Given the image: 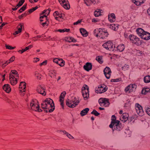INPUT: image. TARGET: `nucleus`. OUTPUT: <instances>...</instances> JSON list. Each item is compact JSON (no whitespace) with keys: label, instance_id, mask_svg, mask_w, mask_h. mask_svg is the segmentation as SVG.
<instances>
[{"label":"nucleus","instance_id":"c03bdc74","mask_svg":"<svg viewBox=\"0 0 150 150\" xmlns=\"http://www.w3.org/2000/svg\"><path fill=\"white\" fill-rule=\"evenodd\" d=\"M35 76L38 79H40L42 76L38 72H35Z\"/></svg>","mask_w":150,"mask_h":150},{"label":"nucleus","instance_id":"f257e3e1","mask_svg":"<svg viewBox=\"0 0 150 150\" xmlns=\"http://www.w3.org/2000/svg\"><path fill=\"white\" fill-rule=\"evenodd\" d=\"M42 108L45 109L44 111L46 112H52L54 109V104L53 100L48 98L43 101L41 104Z\"/></svg>","mask_w":150,"mask_h":150},{"label":"nucleus","instance_id":"a19ab883","mask_svg":"<svg viewBox=\"0 0 150 150\" xmlns=\"http://www.w3.org/2000/svg\"><path fill=\"white\" fill-rule=\"evenodd\" d=\"M26 5H24L21 8L18 10L19 13H21L24 11L26 8Z\"/></svg>","mask_w":150,"mask_h":150},{"label":"nucleus","instance_id":"f03ea898","mask_svg":"<svg viewBox=\"0 0 150 150\" xmlns=\"http://www.w3.org/2000/svg\"><path fill=\"white\" fill-rule=\"evenodd\" d=\"M93 33L94 35L97 37L104 39L106 38L108 35V33L105 28H99L95 29Z\"/></svg>","mask_w":150,"mask_h":150},{"label":"nucleus","instance_id":"8fccbe9b","mask_svg":"<svg viewBox=\"0 0 150 150\" xmlns=\"http://www.w3.org/2000/svg\"><path fill=\"white\" fill-rule=\"evenodd\" d=\"M12 74L14 75H16L17 77L18 76V74L16 70H14L11 71Z\"/></svg>","mask_w":150,"mask_h":150},{"label":"nucleus","instance_id":"79ce46f5","mask_svg":"<svg viewBox=\"0 0 150 150\" xmlns=\"http://www.w3.org/2000/svg\"><path fill=\"white\" fill-rule=\"evenodd\" d=\"M122 80L121 78H117L116 79H112L110 81L111 82H120Z\"/></svg>","mask_w":150,"mask_h":150},{"label":"nucleus","instance_id":"e433bc0d","mask_svg":"<svg viewBox=\"0 0 150 150\" xmlns=\"http://www.w3.org/2000/svg\"><path fill=\"white\" fill-rule=\"evenodd\" d=\"M50 76L52 78H55L56 76V74L54 70H51L49 73Z\"/></svg>","mask_w":150,"mask_h":150},{"label":"nucleus","instance_id":"0eeeda50","mask_svg":"<svg viewBox=\"0 0 150 150\" xmlns=\"http://www.w3.org/2000/svg\"><path fill=\"white\" fill-rule=\"evenodd\" d=\"M107 89L108 88L105 85H100L98 87L95 88V92L97 93H101L105 92Z\"/></svg>","mask_w":150,"mask_h":150},{"label":"nucleus","instance_id":"2f4dec72","mask_svg":"<svg viewBox=\"0 0 150 150\" xmlns=\"http://www.w3.org/2000/svg\"><path fill=\"white\" fill-rule=\"evenodd\" d=\"M110 28L114 30H116L118 29V25L114 24H111L110 25Z\"/></svg>","mask_w":150,"mask_h":150},{"label":"nucleus","instance_id":"ddd939ff","mask_svg":"<svg viewBox=\"0 0 150 150\" xmlns=\"http://www.w3.org/2000/svg\"><path fill=\"white\" fill-rule=\"evenodd\" d=\"M45 90V86L39 85L37 88V91L38 93H40L43 96H45L46 95Z\"/></svg>","mask_w":150,"mask_h":150},{"label":"nucleus","instance_id":"a878e982","mask_svg":"<svg viewBox=\"0 0 150 150\" xmlns=\"http://www.w3.org/2000/svg\"><path fill=\"white\" fill-rule=\"evenodd\" d=\"M111 120L112 121L111 124L109 125L110 127H112V125H114V124H115V122H117V121H119L118 120H116V117L114 115L112 116Z\"/></svg>","mask_w":150,"mask_h":150},{"label":"nucleus","instance_id":"774afa93","mask_svg":"<svg viewBox=\"0 0 150 150\" xmlns=\"http://www.w3.org/2000/svg\"><path fill=\"white\" fill-rule=\"evenodd\" d=\"M57 37L56 36H55L53 38H50V39H49V40H52V41H54V40H56V39L57 38Z\"/></svg>","mask_w":150,"mask_h":150},{"label":"nucleus","instance_id":"de8ad7c7","mask_svg":"<svg viewBox=\"0 0 150 150\" xmlns=\"http://www.w3.org/2000/svg\"><path fill=\"white\" fill-rule=\"evenodd\" d=\"M6 47L7 49L9 50H13L16 48V47H12V46L6 45Z\"/></svg>","mask_w":150,"mask_h":150},{"label":"nucleus","instance_id":"0e129e2a","mask_svg":"<svg viewBox=\"0 0 150 150\" xmlns=\"http://www.w3.org/2000/svg\"><path fill=\"white\" fill-rule=\"evenodd\" d=\"M40 60V59L39 58H34V60H33V62H36L38 61H39Z\"/></svg>","mask_w":150,"mask_h":150},{"label":"nucleus","instance_id":"338daca9","mask_svg":"<svg viewBox=\"0 0 150 150\" xmlns=\"http://www.w3.org/2000/svg\"><path fill=\"white\" fill-rule=\"evenodd\" d=\"M81 22V21L78 20L77 21L74 23V25H77L80 23Z\"/></svg>","mask_w":150,"mask_h":150},{"label":"nucleus","instance_id":"5701e85b","mask_svg":"<svg viewBox=\"0 0 150 150\" xmlns=\"http://www.w3.org/2000/svg\"><path fill=\"white\" fill-rule=\"evenodd\" d=\"M108 19L110 22H112L115 21V16L114 13L110 14L108 15Z\"/></svg>","mask_w":150,"mask_h":150},{"label":"nucleus","instance_id":"3c124183","mask_svg":"<svg viewBox=\"0 0 150 150\" xmlns=\"http://www.w3.org/2000/svg\"><path fill=\"white\" fill-rule=\"evenodd\" d=\"M64 15V14H62V13H60V14H59V15L58 17L56 16V17H55V18L56 20H58V18H62V17Z\"/></svg>","mask_w":150,"mask_h":150},{"label":"nucleus","instance_id":"864d4df0","mask_svg":"<svg viewBox=\"0 0 150 150\" xmlns=\"http://www.w3.org/2000/svg\"><path fill=\"white\" fill-rule=\"evenodd\" d=\"M59 14L60 13L58 11H55L53 13V16L55 17L57 16H58Z\"/></svg>","mask_w":150,"mask_h":150},{"label":"nucleus","instance_id":"6ab92c4d","mask_svg":"<svg viewBox=\"0 0 150 150\" xmlns=\"http://www.w3.org/2000/svg\"><path fill=\"white\" fill-rule=\"evenodd\" d=\"M99 2V0H84V3L87 6H89L91 4H94Z\"/></svg>","mask_w":150,"mask_h":150},{"label":"nucleus","instance_id":"412c9836","mask_svg":"<svg viewBox=\"0 0 150 150\" xmlns=\"http://www.w3.org/2000/svg\"><path fill=\"white\" fill-rule=\"evenodd\" d=\"M60 4L65 9H69L70 8V5L68 0L60 2Z\"/></svg>","mask_w":150,"mask_h":150},{"label":"nucleus","instance_id":"4c0bfd02","mask_svg":"<svg viewBox=\"0 0 150 150\" xmlns=\"http://www.w3.org/2000/svg\"><path fill=\"white\" fill-rule=\"evenodd\" d=\"M137 33L139 36L140 35H142V33L144 32V30L141 28H138L136 30Z\"/></svg>","mask_w":150,"mask_h":150},{"label":"nucleus","instance_id":"423d86ee","mask_svg":"<svg viewBox=\"0 0 150 150\" xmlns=\"http://www.w3.org/2000/svg\"><path fill=\"white\" fill-rule=\"evenodd\" d=\"M114 46L115 45H113L112 42L110 41H108L103 45V47L106 50L113 51H114Z\"/></svg>","mask_w":150,"mask_h":150},{"label":"nucleus","instance_id":"9b49d317","mask_svg":"<svg viewBox=\"0 0 150 150\" xmlns=\"http://www.w3.org/2000/svg\"><path fill=\"white\" fill-rule=\"evenodd\" d=\"M137 88V86L135 84H131L125 88V91L126 92L130 93L135 91Z\"/></svg>","mask_w":150,"mask_h":150},{"label":"nucleus","instance_id":"cd10ccee","mask_svg":"<svg viewBox=\"0 0 150 150\" xmlns=\"http://www.w3.org/2000/svg\"><path fill=\"white\" fill-rule=\"evenodd\" d=\"M145 0H132L134 2L136 5H141L142 4L144 3Z\"/></svg>","mask_w":150,"mask_h":150},{"label":"nucleus","instance_id":"7c9ffc66","mask_svg":"<svg viewBox=\"0 0 150 150\" xmlns=\"http://www.w3.org/2000/svg\"><path fill=\"white\" fill-rule=\"evenodd\" d=\"M66 41L68 42H75L76 41V40L75 39L73 38L70 37H67L66 39Z\"/></svg>","mask_w":150,"mask_h":150},{"label":"nucleus","instance_id":"b1692460","mask_svg":"<svg viewBox=\"0 0 150 150\" xmlns=\"http://www.w3.org/2000/svg\"><path fill=\"white\" fill-rule=\"evenodd\" d=\"M3 89L7 93H9L11 91V88L8 84H4L3 86Z\"/></svg>","mask_w":150,"mask_h":150},{"label":"nucleus","instance_id":"aec40b11","mask_svg":"<svg viewBox=\"0 0 150 150\" xmlns=\"http://www.w3.org/2000/svg\"><path fill=\"white\" fill-rule=\"evenodd\" d=\"M92 65L91 63L87 62L83 66L84 69L87 71L92 69Z\"/></svg>","mask_w":150,"mask_h":150},{"label":"nucleus","instance_id":"f8f14e48","mask_svg":"<svg viewBox=\"0 0 150 150\" xmlns=\"http://www.w3.org/2000/svg\"><path fill=\"white\" fill-rule=\"evenodd\" d=\"M129 38L130 41L132 43L137 45H139V38L136 36L133 35H129Z\"/></svg>","mask_w":150,"mask_h":150},{"label":"nucleus","instance_id":"bb28decb","mask_svg":"<svg viewBox=\"0 0 150 150\" xmlns=\"http://www.w3.org/2000/svg\"><path fill=\"white\" fill-rule=\"evenodd\" d=\"M80 30L81 33L83 37H86L88 35V33L85 29L81 28L80 29Z\"/></svg>","mask_w":150,"mask_h":150},{"label":"nucleus","instance_id":"4be33fe9","mask_svg":"<svg viewBox=\"0 0 150 150\" xmlns=\"http://www.w3.org/2000/svg\"><path fill=\"white\" fill-rule=\"evenodd\" d=\"M128 114L127 113H123L120 117V120L124 122L126 121L128 119Z\"/></svg>","mask_w":150,"mask_h":150},{"label":"nucleus","instance_id":"a211bd4d","mask_svg":"<svg viewBox=\"0 0 150 150\" xmlns=\"http://www.w3.org/2000/svg\"><path fill=\"white\" fill-rule=\"evenodd\" d=\"M66 94V92L65 91H64L61 94L60 96L59 101L60 102V104L62 108H64V98Z\"/></svg>","mask_w":150,"mask_h":150},{"label":"nucleus","instance_id":"4468645a","mask_svg":"<svg viewBox=\"0 0 150 150\" xmlns=\"http://www.w3.org/2000/svg\"><path fill=\"white\" fill-rule=\"evenodd\" d=\"M103 72L106 78L109 79L112 73L110 68L109 67H106L104 69Z\"/></svg>","mask_w":150,"mask_h":150},{"label":"nucleus","instance_id":"4d7b16f0","mask_svg":"<svg viewBox=\"0 0 150 150\" xmlns=\"http://www.w3.org/2000/svg\"><path fill=\"white\" fill-rule=\"evenodd\" d=\"M66 135L67 137L69 139H72L74 138V137L72 136L70 134H69V133H67V134Z\"/></svg>","mask_w":150,"mask_h":150},{"label":"nucleus","instance_id":"39448f33","mask_svg":"<svg viewBox=\"0 0 150 150\" xmlns=\"http://www.w3.org/2000/svg\"><path fill=\"white\" fill-rule=\"evenodd\" d=\"M82 93L85 100H86L89 96V88L88 86L85 85L82 88Z\"/></svg>","mask_w":150,"mask_h":150},{"label":"nucleus","instance_id":"72a5a7b5","mask_svg":"<svg viewBox=\"0 0 150 150\" xmlns=\"http://www.w3.org/2000/svg\"><path fill=\"white\" fill-rule=\"evenodd\" d=\"M150 92V89L149 88H144L142 91V94H146L147 93Z\"/></svg>","mask_w":150,"mask_h":150},{"label":"nucleus","instance_id":"5fc2aeb1","mask_svg":"<svg viewBox=\"0 0 150 150\" xmlns=\"http://www.w3.org/2000/svg\"><path fill=\"white\" fill-rule=\"evenodd\" d=\"M59 58H55L53 59V62L57 64H58L59 59Z\"/></svg>","mask_w":150,"mask_h":150},{"label":"nucleus","instance_id":"ea45409f","mask_svg":"<svg viewBox=\"0 0 150 150\" xmlns=\"http://www.w3.org/2000/svg\"><path fill=\"white\" fill-rule=\"evenodd\" d=\"M96 59L100 64H102L103 63V62L102 60V58L100 56L97 57H96Z\"/></svg>","mask_w":150,"mask_h":150},{"label":"nucleus","instance_id":"e2e57ef3","mask_svg":"<svg viewBox=\"0 0 150 150\" xmlns=\"http://www.w3.org/2000/svg\"><path fill=\"white\" fill-rule=\"evenodd\" d=\"M26 14L25 13H23L21 15L19 16L18 17V18L19 19H21L23 17L25 16H26Z\"/></svg>","mask_w":150,"mask_h":150},{"label":"nucleus","instance_id":"69168bd1","mask_svg":"<svg viewBox=\"0 0 150 150\" xmlns=\"http://www.w3.org/2000/svg\"><path fill=\"white\" fill-rule=\"evenodd\" d=\"M25 51V50L24 49H23L22 50H19L18 52L21 54H22Z\"/></svg>","mask_w":150,"mask_h":150},{"label":"nucleus","instance_id":"7ed1b4c3","mask_svg":"<svg viewBox=\"0 0 150 150\" xmlns=\"http://www.w3.org/2000/svg\"><path fill=\"white\" fill-rule=\"evenodd\" d=\"M80 101L78 97H74L72 100L68 99L66 102V105L69 107L74 108L77 105Z\"/></svg>","mask_w":150,"mask_h":150},{"label":"nucleus","instance_id":"603ef678","mask_svg":"<svg viewBox=\"0 0 150 150\" xmlns=\"http://www.w3.org/2000/svg\"><path fill=\"white\" fill-rule=\"evenodd\" d=\"M146 112L148 115L150 116V108H148L146 109Z\"/></svg>","mask_w":150,"mask_h":150},{"label":"nucleus","instance_id":"f3484780","mask_svg":"<svg viewBox=\"0 0 150 150\" xmlns=\"http://www.w3.org/2000/svg\"><path fill=\"white\" fill-rule=\"evenodd\" d=\"M9 79L10 83L12 85H14L17 83V79L15 78L13 75L10 74L9 76Z\"/></svg>","mask_w":150,"mask_h":150},{"label":"nucleus","instance_id":"c756f323","mask_svg":"<svg viewBox=\"0 0 150 150\" xmlns=\"http://www.w3.org/2000/svg\"><path fill=\"white\" fill-rule=\"evenodd\" d=\"M23 24H20V25L18 26V31H16L14 33L13 35H16L18 34L19 33H21V31L22 27L23 26Z\"/></svg>","mask_w":150,"mask_h":150},{"label":"nucleus","instance_id":"1a4fd4ad","mask_svg":"<svg viewBox=\"0 0 150 150\" xmlns=\"http://www.w3.org/2000/svg\"><path fill=\"white\" fill-rule=\"evenodd\" d=\"M98 102L101 106L108 107L110 103L109 99L105 98H101L98 100Z\"/></svg>","mask_w":150,"mask_h":150},{"label":"nucleus","instance_id":"2eb2a0df","mask_svg":"<svg viewBox=\"0 0 150 150\" xmlns=\"http://www.w3.org/2000/svg\"><path fill=\"white\" fill-rule=\"evenodd\" d=\"M26 86V83L24 81H21L20 83V84L19 85V88H21V89L20 90V93H21V95L24 96L25 93H24L25 90V88Z\"/></svg>","mask_w":150,"mask_h":150},{"label":"nucleus","instance_id":"9d476101","mask_svg":"<svg viewBox=\"0 0 150 150\" xmlns=\"http://www.w3.org/2000/svg\"><path fill=\"white\" fill-rule=\"evenodd\" d=\"M123 125L120 123V121H117V122H115L114 125H112V128L113 131L116 130L117 131H120L123 128Z\"/></svg>","mask_w":150,"mask_h":150},{"label":"nucleus","instance_id":"c85d7f7f","mask_svg":"<svg viewBox=\"0 0 150 150\" xmlns=\"http://www.w3.org/2000/svg\"><path fill=\"white\" fill-rule=\"evenodd\" d=\"M89 109L88 108H86L82 110L80 112V115L81 116H83L86 115L89 111Z\"/></svg>","mask_w":150,"mask_h":150},{"label":"nucleus","instance_id":"20e7f679","mask_svg":"<svg viewBox=\"0 0 150 150\" xmlns=\"http://www.w3.org/2000/svg\"><path fill=\"white\" fill-rule=\"evenodd\" d=\"M31 109L34 111L41 112L42 110L39 108V104L38 101L36 99L33 100L30 103V105Z\"/></svg>","mask_w":150,"mask_h":150},{"label":"nucleus","instance_id":"09e8293b","mask_svg":"<svg viewBox=\"0 0 150 150\" xmlns=\"http://www.w3.org/2000/svg\"><path fill=\"white\" fill-rule=\"evenodd\" d=\"M47 16L45 15H42V16H40V21L41 22L43 21L44 20H43V19L45 18V19H46Z\"/></svg>","mask_w":150,"mask_h":150},{"label":"nucleus","instance_id":"6e6d98bb","mask_svg":"<svg viewBox=\"0 0 150 150\" xmlns=\"http://www.w3.org/2000/svg\"><path fill=\"white\" fill-rule=\"evenodd\" d=\"M47 63V60H45L43 61L41 63L40 65V66H42V65H45Z\"/></svg>","mask_w":150,"mask_h":150},{"label":"nucleus","instance_id":"bf43d9fd","mask_svg":"<svg viewBox=\"0 0 150 150\" xmlns=\"http://www.w3.org/2000/svg\"><path fill=\"white\" fill-rule=\"evenodd\" d=\"M24 0H21L19 1V3H18V4L19 5H20V6H21L23 5V3H24Z\"/></svg>","mask_w":150,"mask_h":150},{"label":"nucleus","instance_id":"37998d69","mask_svg":"<svg viewBox=\"0 0 150 150\" xmlns=\"http://www.w3.org/2000/svg\"><path fill=\"white\" fill-rule=\"evenodd\" d=\"M91 114L94 115L96 116H98L100 115V113L97 112L95 110H93L91 112Z\"/></svg>","mask_w":150,"mask_h":150},{"label":"nucleus","instance_id":"052dcab7","mask_svg":"<svg viewBox=\"0 0 150 150\" xmlns=\"http://www.w3.org/2000/svg\"><path fill=\"white\" fill-rule=\"evenodd\" d=\"M33 46L32 45H30L28 47H26L25 49H24L25 51L28 50L29 49H30Z\"/></svg>","mask_w":150,"mask_h":150},{"label":"nucleus","instance_id":"58836bf2","mask_svg":"<svg viewBox=\"0 0 150 150\" xmlns=\"http://www.w3.org/2000/svg\"><path fill=\"white\" fill-rule=\"evenodd\" d=\"M8 102L10 103V104L13 107H15V108H16L17 107V103H15L10 100H8Z\"/></svg>","mask_w":150,"mask_h":150},{"label":"nucleus","instance_id":"13d9d810","mask_svg":"<svg viewBox=\"0 0 150 150\" xmlns=\"http://www.w3.org/2000/svg\"><path fill=\"white\" fill-rule=\"evenodd\" d=\"M48 23V21L46 20L45 22L44 23H41V25L43 26H45L46 25H47Z\"/></svg>","mask_w":150,"mask_h":150},{"label":"nucleus","instance_id":"473e14b6","mask_svg":"<svg viewBox=\"0 0 150 150\" xmlns=\"http://www.w3.org/2000/svg\"><path fill=\"white\" fill-rule=\"evenodd\" d=\"M65 62L62 59L59 58V59L58 64H59L60 67H64L65 65Z\"/></svg>","mask_w":150,"mask_h":150},{"label":"nucleus","instance_id":"a18cd8bd","mask_svg":"<svg viewBox=\"0 0 150 150\" xmlns=\"http://www.w3.org/2000/svg\"><path fill=\"white\" fill-rule=\"evenodd\" d=\"M129 65L127 64H125L124 67H122V70L125 71L127 70L129 68Z\"/></svg>","mask_w":150,"mask_h":150},{"label":"nucleus","instance_id":"393cba45","mask_svg":"<svg viewBox=\"0 0 150 150\" xmlns=\"http://www.w3.org/2000/svg\"><path fill=\"white\" fill-rule=\"evenodd\" d=\"M141 38L145 40H148L150 39V33L145 32V33L142 35Z\"/></svg>","mask_w":150,"mask_h":150},{"label":"nucleus","instance_id":"dca6fc26","mask_svg":"<svg viewBox=\"0 0 150 150\" xmlns=\"http://www.w3.org/2000/svg\"><path fill=\"white\" fill-rule=\"evenodd\" d=\"M125 48V46L124 44H121L117 47L114 46V51H119L121 52L123 51Z\"/></svg>","mask_w":150,"mask_h":150},{"label":"nucleus","instance_id":"49530a36","mask_svg":"<svg viewBox=\"0 0 150 150\" xmlns=\"http://www.w3.org/2000/svg\"><path fill=\"white\" fill-rule=\"evenodd\" d=\"M5 74H1L0 73V80L2 78H3L2 80V81H3L5 79Z\"/></svg>","mask_w":150,"mask_h":150},{"label":"nucleus","instance_id":"f704fd0d","mask_svg":"<svg viewBox=\"0 0 150 150\" xmlns=\"http://www.w3.org/2000/svg\"><path fill=\"white\" fill-rule=\"evenodd\" d=\"M144 81L145 83H149L150 82V76H145L144 78Z\"/></svg>","mask_w":150,"mask_h":150},{"label":"nucleus","instance_id":"680f3d73","mask_svg":"<svg viewBox=\"0 0 150 150\" xmlns=\"http://www.w3.org/2000/svg\"><path fill=\"white\" fill-rule=\"evenodd\" d=\"M15 59V57L14 56H13L11 58L9 59V60L10 61V62H11L14 60Z\"/></svg>","mask_w":150,"mask_h":150},{"label":"nucleus","instance_id":"c9c22d12","mask_svg":"<svg viewBox=\"0 0 150 150\" xmlns=\"http://www.w3.org/2000/svg\"><path fill=\"white\" fill-rule=\"evenodd\" d=\"M101 11L102 10L99 9L96 10L94 12V15L96 17H98L100 15Z\"/></svg>","mask_w":150,"mask_h":150},{"label":"nucleus","instance_id":"6e6552de","mask_svg":"<svg viewBox=\"0 0 150 150\" xmlns=\"http://www.w3.org/2000/svg\"><path fill=\"white\" fill-rule=\"evenodd\" d=\"M135 108L137 113L140 116H142L144 115L142 107L138 103H136L135 105Z\"/></svg>","mask_w":150,"mask_h":150}]
</instances>
